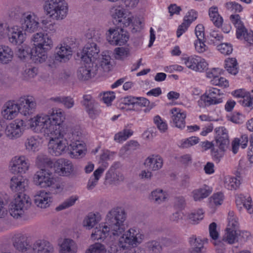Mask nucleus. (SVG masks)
<instances>
[{"instance_id":"60","label":"nucleus","mask_w":253,"mask_h":253,"mask_svg":"<svg viewBox=\"0 0 253 253\" xmlns=\"http://www.w3.org/2000/svg\"><path fill=\"white\" fill-rule=\"evenodd\" d=\"M217 47V49L224 55L230 54L233 51L232 46L230 43H222L218 45Z\"/></svg>"},{"instance_id":"8","label":"nucleus","mask_w":253,"mask_h":253,"mask_svg":"<svg viewBox=\"0 0 253 253\" xmlns=\"http://www.w3.org/2000/svg\"><path fill=\"white\" fill-rule=\"evenodd\" d=\"M216 136H215V146H217L220 151L214 148L211 149V154L214 159L219 161L222 157L223 152L228 148L229 140L227 129L224 127H219L215 129Z\"/></svg>"},{"instance_id":"53","label":"nucleus","mask_w":253,"mask_h":253,"mask_svg":"<svg viewBox=\"0 0 253 253\" xmlns=\"http://www.w3.org/2000/svg\"><path fill=\"white\" fill-rule=\"evenodd\" d=\"M146 248L148 251L152 253H159L161 250V246L160 243L156 241L148 242L146 244Z\"/></svg>"},{"instance_id":"28","label":"nucleus","mask_w":253,"mask_h":253,"mask_svg":"<svg viewBox=\"0 0 253 253\" xmlns=\"http://www.w3.org/2000/svg\"><path fill=\"white\" fill-rule=\"evenodd\" d=\"M189 242L190 245V253H205L206 249L204 248L202 240L193 235L189 238Z\"/></svg>"},{"instance_id":"45","label":"nucleus","mask_w":253,"mask_h":253,"mask_svg":"<svg viewBox=\"0 0 253 253\" xmlns=\"http://www.w3.org/2000/svg\"><path fill=\"white\" fill-rule=\"evenodd\" d=\"M32 52H33V49L26 45L17 47V55L21 59H24L28 57L31 58Z\"/></svg>"},{"instance_id":"2","label":"nucleus","mask_w":253,"mask_h":253,"mask_svg":"<svg viewBox=\"0 0 253 253\" xmlns=\"http://www.w3.org/2000/svg\"><path fill=\"white\" fill-rule=\"evenodd\" d=\"M79 132L72 131L62 132L60 137L53 138L51 135L49 146V153L54 156L61 155L64 152H68L73 157H78L84 154V145L78 141Z\"/></svg>"},{"instance_id":"49","label":"nucleus","mask_w":253,"mask_h":253,"mask_svg":"<svg viewBox=\"0 0 253 253\" xmlns=\"http://www.w3.org/2000/svg\"><path fill=\"white\" fill-rule=\"evenodd\" d=\"M228 224L227 228L238 230L239 228V222L238 218L235 215L233 211H229L228 216Z\"/></svg>"},{"instance_id":"59","label":"nucleus","mask_w":253,"mask_h":253,"mask_svg":"<svg viewBox=\"0 0 253 253\" xmlns=\"http://www.w3.org/2000/svg\"><path fill=\"white\" fill-rule=\"evenodd\" d=\"M197 12L194 10H191L184 16L183 22L186 23L187 25L190 26L192 22L197 18Z\"/></svg>"},{"instance_id":"14","label":"nucleus","mask_w":253,"mask_h":253,"mask_svg":"<svg viewBox=\"0 0 253 253\" xmlns=\"http://www.w3.org/2000/svg\"><path fill=\"white\" fill-rule=\"evenodd\" d=\"M99 49L96 43L88 42L80 53H78L81 59L86 63L94 62L98 57Z\"/></svg>"},{"instance_id":"18","label":"nucleus","mask_w":253,"mask_h":253,"mask_svg":"<svg viewBox=\"0 0 253 253\" xmlns=\"http://www.w3.org/2000/svg\"><path fill=\"white\" fill-rule=\"evenodd\" d=\"M23 121L16 120L6 126L5 128V134L7 137L11 139L17 138L20 137L23 132Z\"/></svg>"},{"instance_id":"55","label":"nucleus","mask_w":253,"mask_h":253,"mask_svg":"<svg viewBox=\"0 0 253 253\" xmlns=\"http://www.w3.org/2000/svg\"><path fill=\"white\" fill-rule=\"evenodd\" d=\"M39 141L33 137L27 139L25 142V146L27 150L35 151L39 146Z\"/></svg>"},{"instance_id":"26","label":"nucleus","mask_w":253,"mask_h":253,"mask_svg":"<svg viewBox=\"0 0 253 253\" xmlns=\"http://www.w3.org/2000/svg\"><path fill=\"white\" fill-rule=\"evenodd\" d=\"M109 235H112L111 229L105 224L104 226H100L94 228L91 235V238L94 240H104Z\"/></svg>"},{"instance_id":"63","label":"nucleus","mask_w":253,"mask_h":253,"mask_svg":"<svg viewBox=\"0 0 253 253\" xmlns=\"http://www.w3.org/2000/svg\"><path fill=\"white\" fill-rule=\"evenodd\" d=\"M62 44L65 45L66 48L71 50L72 52L74 49L76 48L78 45L76 39L73 37L66 38Z\"/></svg>"},{"instance_id":"23","label":"nucleus","mask_w":253,"mask_h":253,"mask_svg":"<svg viewBox=\"0 0 253 253\" xmlns=\"http://www.w3.org/2000/svg\"><path fill=\"white\" fill-rule=\"evenodd\" d=\"M7 36L8 37L9 42L13 44H21L24 41L25 36L22 30L18 27H8V31Z\"/></svg>"},{"instance_id":"41","label":"nucleus","mask_w":253,"mask_h":253,"mask_svg":"<svg viewBox=\"0 0 253 253\" xmlns=\"http://www.w3.org/2000/svg\"><path fill=\"white\" fill-rule=\"evenodd\" d=\"M209 14L211 20L215 26L219 27L222 25L223 19L218 13L217 8L216 7L210 8L209 11Z\"/></svg>"},{"instance_id":"4","label":"nucleus","mask_w":253,"mask_h":253,"mask_svg":"<svg viewBox=\"0 0 253 253\" xmlns=\"http://www.w3.org/2000/svg\"><path fill=\"white\" fill-rule=\"evenodd\" d=\"M32 40L36 46L33 48L31 58L36 63H42L47 57V51L51 49L53 46L52 40L47 35H43L41 32L33 35Z\"/></svg>"},{"instance_id":"29","label":"nucleus","mask_w":253,"mask_h":253,"mask_svg":"<svg viewBox=\"0 0 253 253\" xmlns=\"http://www.w3.org/2000/svg\"><path fill=\"white\" fill-rule=\"evenodd\" d=\"M163 165L162 158L158 155H152L148 157L145 161L144 165L146 167L152 170L160 169Z\"/></svg>"},{"instance_id":"27","label":"nucleus","mask_w":253,"mask_h":253,"mask_svg":"<svg viewBox=\"0 0 253 253\" xmlns=\"http://www.w3.org/2000/svg\"><path fill=\"white\" fill-rule=\"evenodd\" d=\"M33 250L36 253H53L52 246L47 241L39 240L33 245Z\"/></svg>"},{"instance_id":"50","label":"nucleus","mask_w":253,"mask_h":253,"mask_svg":"<svg viewBox=\"0 0 253 253\" xmlns=\"http://www.w3.org/2000/svg\"><path fill=\"white\" fill-rule=\"evenodd\" d=\"M126 13L125 10L121 6L113 7L110 10V14L113 18L119 20Z\"/></svg>"},{"instance_id":"5","label":"nucleus","mask_w":253,"mask_h":253,"mask_svg":"<svg viewBox=\"0 0 253 253\" xmlns=\"http://www.w3.org/2000/svg\"><path fill=\"white\" fill-rule=\"evenodd\" d=\"M126 219V213L120 208L112 209L107 214L105 224L111 229L113 236H119L125 230L124 221Z\"/></svg>"},{"instance_id":"35","label":"nucleus","mask_w":253,"mask_h":253,"mask_svg":"<svg viewBox=\"0 0 253 253\" xmlns=\"http://www.w3.org/2000/svg\"><path fill=\"white\" fill-rule=\"evenodd\" d=\"M211 192L212 188L205 185L200 188L194 190L192 192L193 197L195 201H200L207 197Z\"/></svg>"},{"instance_id":"38","label":"nucleus","mask_w":253,"mask_h":253,"mask_svg":"<svg viewBox=\"0 0 253 253\" xmlns=\"http://www.w3.org/2000/svg\"><path fill=\"white\" fill-rule=\"evenodd\" d=\"M92 67L85 65L80 67L77 71V77L79 80L83 81H87L91 78Z\"/></svg>"},{"instance_id":"11","label":"nucleus","mask_w":253,"mask_h":253,"mask_svg":"<svg viewBox=\"0 0 253 253\" xmlns=\"http://www.w3.org/2000/svg\"><path fill=\"white\" fill-rule=\"evenodd\" d=\"M107 40L111 44L122 45L127 42L129 35L127 31L123 28H110L106 33Z\"/></svg>"},{"instance_id":"19","label":"nucleus","mask_w":253,"mask_h":253,"mask_svg":"<svg viewBox=\"0 0 253 253\" xmlns=\"http://www.w3.org/2000/svg\"><path fill=\"white\" fill-rule=\"evenodd\" d=\"M1 115L6 120L14 119L19 113L17 103L14 101H8L4 103L2 110Z\"/></svg>"},{"instance_id":"47","label":"nucleus","mask_w":253,"mask_h":253,"mask_svg":"<svg viewBox=\"0 0 253 253\" xmlns=\"http://www.w3.org/2000/svg\"><path fill=\"white\" fill-rule=\"evenodd\" d=\"M137 98L135 106H139L141 107H147L144 110L145 112H149L152 108H153L155 104L154 103H150L149 100L146 98L144 97H136Z\"/></svg>"},{"instance_id":"58","label":"nucleus","mask_w":253,"mask_h":253,"mask_svg":"<svg viewBox=\"0 0 253 253\" xmlns=\"http://www.w3.org/2000/svg\"><path fill=\"white\" fill-rule=\"evenodd\" d=\"M116 58L123 60L129 55V50L127 48L118 47L115 49Z\"/></svg>"},{"instance_id":"64","label":"nucleus","mask_w":253,"mask_h":253,"mask_svg":"<svg viewBox=\"0 0 253 253\" xmlns=\"http://www.w3.org/2000/svg\"><path fill=\"white\" fill-rule=\"evenodd\" d=\"M38 73V69L36 67L27 68L23 72V76L25 79L29 80L34 78Z\"/></svg>"},{"instance_id":"34","label":"nucleus","mask_w":253,"mask_h":253,"mask_svg":"<svg viewBox=\"0 0 253 253\" xmlns=\"http://www.w3.org/2000/svg\"><path fill=\"white\" fill-rule=\"evenodd\" d=\"M211 192L212 188L205 185L200 188L194 190L192 192L193 197L195 201H200L207 197Z\"/></svg>"},{"instance_id":"40","label":"nucleus","mask_w":253,"mask_h":253,"mask_svg":"<svg viewBox=\"0 0 253 253\" xmlns=\"http://www.w3.org/2000/svg\"><path fill=\"white\" fill-rule=\"evenodd\" d=\"M100 220L98 214L90 212L84 218L83 221V224L88 229H90L93 227Z\"/></svg>"},{"instance_id":"21","label":"nucleus","mask_w":253,"mask_h":253,"mask_svg":"<svg viewBox=\"0 0 253 253\" xmlns=\"http://www.w3.org/2000/svg\"><path fill=\"white\" fill-rule=\"evenodd\" d=\"M81 103L84 107L90 117L93 119L95 118L99 112L95 108V102L93 97L89 94H85Z\"/></svg>"},{"instance_id":"3","label":"nucleus","mask_w":253,"mask_h":253,"mask_svg":"<svg viewBox=\"0 0 253 253\" xmlns=\"http://www.w3.org/2000/svg\"><path fill=\"white\" fill-rule=\"evenodd\" d=\"M27 184V180L21 176H14L11 179V189L18 193L17 196L9 205V212L14 218L21 217L31 205L29 197L22 193Z\"/></svg>"},{"instance_id":"1","label":"nucleus","mask_w":253,"mask_h":253,"mask_svg":"<svg viewBox=\"0 0 253 253\" xmlns=\"http://www.w3.org/2000/svg\"><path fill=\"white\" fill-rule=\"evenodd\" d=\"M65 117L61 109H52L47 115H37L29 120L28 125L34 132L44 136L52 135L53 138L60 137L62 132L71 131L63 126Z\"/></svg>"},{"instance_id":"37","label":"nucleus","mask_w":253,"mask_h":253,"mask_svg":"<svg viewBox=\"0 0 253 253\" xmlns=\"http://www.w3.org/2000/svg\"><path fill=\"white\" fill-rule=\"evenodd\" d=\"M76 246L71 239H65L60 246V253H75Z\"/></svg>"},{"instance_id":"57","label":"nucleus","mask_w":253,"mask_h":253,"mask_svg":"<svg viewBox=\"0 0 253 253\" xmlns=\"http://www.w3.org/2000/svg\"><path fill=\"white\" fill-rule=\"evenodd\" d=\"M204 212L201 209L198 210L196 212H192L189 215V218L193 224H196L198 222V221L202 220L203 218Z\"/></svg>"},{"instance_id":"36","label":"nucleus","mask_w":253,"mask_h":253,"mask_svg":"<svg viewBox=\"0 0 253 253\" xmlns=\"http://www.w3.org/2000/svg\"><path fill=\"white\" fill-rule=\"evenodd\" d=\"M104 170V168L100 167L94 171L93 175L90 177L87 184L86 187L88 190H92L96 186Z\"/></svg>"},{"instance_id":"6","label":"nucleus","mask_w":253,"mask_h":253,"mask_svg":"<svg viewBox=\"0 0 253 253\" xmlns=\"http://www.w3.org/2000/svg\"><path fill=\"white\" fill-rule=\"evenodd\" d=\"M38 160L45 167L52 169V171L60 175L67 176L73 170V165L68 160L59 159L53 163L50 158L45 155L38 156Z\"/></svg>"},{"instance_id":"43","label":"nucleus","mask_w":253,"mask_h":253,"mask_svg":"<svg viewBox=\"0 0 253 253\" xmlns=\"http://www.w3.org/2000/svg\"><path fill=\"white\" fill-rule=\"evenodd\" d=\"M166 198V195L162 189H157L151 192L150 196V200L157 204H160L164 202Z\"/></svg>"},{"instance_id":"9","label":"nucleus","mask_w":253,"mask_h":253,"mask_svg":"<svg viewBox=\"0 0 253 253\" xmlns=\"http://www.w3.org/2000/svg\"><path fill=\"white\" fill-rule=\"evenodd\" d=\"M223 96L219 89L210 87L201 96L198 105L200 107H206L221 103L223 102Z\"/></svg>"},{"instance_id":"48","label":"nucleus","mask_w":253,"mask_h":253,"mask_svg":"<svg viewBox=\"0 0 253 253\" xmlns=\"http://www.w3.org/2000/svg\"><path fill=\"white\" fill-rule=\"evenodd\" d=\"M78 200V197L77 196H72L67 199L64 202L56 208L57 211H60L67 209L73 206L76 201Z\"/></svg>"},{"instance_id":"17","label":"nucleus","mask_w":253,"mask_h":253,"mask_svg":"<svg viewBox=\"0 0 253 253\" xmlns=\"http://www.w3.org/2000/svg\"><path fill=\"white\" fill-rule=\"evenodd\" d=\"M186 66L197 72H202L207 68L208 64L204 59L198 56H190L183 59Z\"/></svg>"},{"instance_id":"52","label":"nucleus","mask_w":253,"mask_h":253,"mask_svg":"<svg viewBox=\"0 0 253 253\" xmlns=\"http://www.w3.org/2000/svg\"><path fill=\"white\" fill-rule=\"evenodd\" d=\"M106 249L104 245L100 243H95L86 251L85 253H106Z\"/></svg>"},{"instance_id":"56","label":"nucleus","mask_w":253,"mask_h":253,"mask_svg":"<svg viewBox=\"0 0 253 253\" xmlns=\"http://www.w3.org/2000/svg\"><path fill=\"white\" fill-rule=\"evenodd\" d=\"M154 122L161 132H165L167 130V124L159 116H156L154 117Z\"/></svg>"},{"instance_id":"51","label":"nucleus","mask_w":253,"mask_h":253,"mask_svg":"<svg viewBox=\"0 0 253 253\" xmlns=\"http://www.w3.org/2000/svg\"><path fill=\"white\" fill-rule=\"evenodd\" d=\"M199 141V139L196 136H192L181 140L180 147L182 148H187L196 144Z\"/></svg>"},{"instance_id":"15","label":"nucleus","mask_w":253,"mask_h":253,"mask_svg":"<svg viewBox=\"0 0 253 253\" xmlns=\"http://www.w3.org/2000/svg\"><path fill=\"white\" fill-rule=\"evenodd\" d=\"M19 113L25 116L30 115L35 111L37 104L32 96H24L16 102Z\"/></svg>"},{"instance_id":"33","label":"nucleus","mask_w":253,"mask_h":253,"mask_svg":"<svg viewBox=\"0 0 253 253\" xmlns=\"http://www.w3.org/2000/svg\"><path fill=\"white\" fill-rule=\"evenodd\" d=\"M211 192L212 188L205 185L200 188L194 190L192 192L193 197L195 201H200L207 197Z\"/></svg>"},{"instance_id":"22","label":"nucleus","mask_w":253,"mask_h":253,"mask_svg":"<svg viewBox=\"0 0 253 253\" xmlns=\"http://www.w3.org/2000/svg\"><path fill=\"white\" fill-rule=\"evenodd\" d=\"M171 114V120L173 125L181 129L185 127V119L186 117L185 112H181L178 108H174L170 110Z\"/></svg>"},{"instance_id":"24","label":"nucleus","mask_w":253,"mask_h":253,"mask_svg":"<svg viewBox=\"0 0 253 253\" xmlns=\"http://www.w3.org/2000/svg\"><path fill=\"white\" fill-rule=\"evenodd\" d=\"M72 54L71 50L66 48L63 44H61L60 46L56 48L54 59L56 61L66 62L69 60Z\"/></svg>"},{"instance_id":"13","label":"nucleus","mask_w":253,"mask_h":253,"mask_svg":"<svg viewBox=\"0 0 253 253\" xmlns=\"http://www.w3.org/2000/svg\"><path fill=\"white\" fill-rule=\"evenodd\" d=\"M141 236L135 229L131 228L124 234L119 241V246L123 249H128L131 246L136 245L141 242Z\"/></svg>"},{"instance_id":"20","label":"nucleus","mask_w":253,"mask_h":253,"mask_svg":"<svg viewBox=\"0 0 253 253\" xmlns=\"http://www.w3.org/2000/svg\"><path fill=\"white\" fill-rule=\"evenodd\" d=\"M52 195L50 192L40 191L35 196L34 203L40 208H46L52 202Z\"/></svg>"},{"instance_id":"7","label":"nucleus","mask_w":253,"mask_h":253,"mask_svg":"<svg viewBox=\"0 0 253 253\" xmlns=\"http://www.w3.org/2000/svg\"><path fill=\"white\" fill-rule=\"evenodd\" d=\"M43 8L50 17L62 20L67 15L68 4L64 0H48L45 2Z\"/></svg>"},{"instance_id":"31","label":"nucleus","mask_w":253,"mask_h":253,"mask_svg":"<svg viewBox=\"0 0 253 253\" xmlns=\"http://www.w3.org/2000/svg\"><path fill=\"white\" fill-rule=\"evenodd\" d=\"M13 246L18 251L25 253L28 249V245L25 237L21 234H17L13 238Z\"/></svg>"},{"instance_id":"32","label":"nucleus","mask_w":253,"mask_h":253,"mask_svg":"<svg viewBox=\"0 0 253 253\" xmlns=\"http://www.w3.org/2000/svg\"><path fill=\"white\" fill-rule=\"evenodd\" d=\"M49 100L57 104H62L67 109H70L74 105L73 98L69 96H56L51 97Z\"/></svg>"},{"instance_id":"42","label":"nucleus","mask_w":253,"mask_h":253,"mask_svg":"<svg viewBox=\"0 0 253 253\" xmlns=\"http://www.w3.org/2000/svg\"><path fill=\"white\" fill-rule=\"evenodd\" d=\"M225 68L228 72L236 75L238 72V63L236 58H228L225 61Z\"/></svg>"},{"instance_id":"39","label":"nucleus","mask_w":253,"mask_h":253,"mask_svg":"<svg viewBox=\"0 0 253 253\" xmlns=\"http://www.w3.org/2000/svg\"><path fill=\"white\" fill-rule=\"evenodd\" d=\"M238 230L226 228L221 241L225 243L232 244L237 241Z\"/></svg>"},{"instance_id":"30","label":"nucleus","mask_w":253,"mask_h":253,"mask_svg":"<svg viewBox=\"0 0 253 253\" xmlns=\"http://www.w3.org/2000/svg\"><path fill=\"white\" fill-rule=\"evenodd\" d=\"M13 58V52L8 46L0 45V64L5 65L11 62Z\"/></svg>"},{"instance_id":"12","label":"nucleus","mask_w":253,"mask_h":253,"mask_svg":"<svg viewBox=\"0 0 253 253\" xmlns=\"http://www.w3.org/2000/svg\"><path fill=\"white\" fill-rule=\"evenodd\" d=\"M37 171L34 176V182L37 185L42 188H46L52 186L54 183V180L52 175V169H48V168L45 167Z\"/></svg>"},{"instance_id":"16","label":"nucleus","mask_w":253,"mask_h":253,"mask_svg":"<svg viewBox=\"0 0 253 253\" xmlns=\"http://www.w3.org/2000/svg\"><path fill=\"white\" fill-rule=\"evenodd\" d=\"M29 166V161L24 156H15L9 164L10 170L13 173H25Z\"/></svg>"},{"instance_id":"54","label":"nucleus","mask_w":253,"mask_h":253,"mask_svg":"<svg viewBox=\"0 0 253 253\" xmlns=\"http://www.w3.org/2000/svg\"><path fill=\"white\" fill-rule=\"evenodd\" d=\"M111 57L108 55H102V60L100 63L101 67L104 72H108L111 70L112 65L111 64Z\"/></svg>"},{"instance_id":"46","label":"nucleus","mask_w":253,"mask_h":253,"mask_svg":"<svg viewBox=\"0 0 253 253\" xmlns=\"http://www.w3.org/2000/svg\"><path fill=\"white\" fill-rule=\"evenodd\" d=\"M133 132L132 130L125 128L122 131L115 134L114 139L118 142L124 141L132 135Z\"/></svg>"},{"instance_id":"25","label":"nucleus","mask_w":253,"mask_h":253,"mask_svg":"<svg viewBox=\"0 0 253 253\" xmlns=\"http://www.w3.org/2000/svg\"><path fill=\"white\" fill-rule=\"evenodd\" d=\"M252 203V200L250 196L246 198L244 195L240 194L236 197V206L239 211L242 209L243 205L250 214L253 213V205Z\"/></svg>"},{"instance_id":"10","label":"nucleus","mask_w":253,"mask_h":253,"mask_svg":"<svg viewBox=\"0 0 253 253\" xmlns=\"http://www.w3.org/2000/svg\"><path fill=\"white\" fill-rule=\"evenodd\" d=\"M20 23L22 30L28 33H34L41 29L38 17L31 11H27L21 14Z\"/></svg>"},{"instance_id":"44","label":"nucleus","mask_w":253,"mask_h":253,"mask_svg":"<svg viewBox=\"0 0 253 253\" xmlns=\"http://www.w3.org/2000/svg\"><path fill=\"white\" fill-rule=\"evenodd\" d=\"M41 28L46 33L45 34L42 33L43 35H47L49 38H51L47 34H53L54 33L56 32L57 27L55 23L48 21L47 20H43L41 22Z\"/></svg>"},{"instance_id":"62","label":"nucleus","mask_w":253,"mask_h":253,"mask_svg":"<svg viewBox=\"0 0 253 253\" xmlns=\"http://www.w3.org/2000/svg\"><path fill=\"white\" fill-rule=\"evenodd\" d=\"M244 107H248L251 109L253 108V89L251 93H249L246 96V98L240 101Z\"/></svg>"},{"instance_id":"61","label":"nucleus","mask_w":253,"mask_h":253,"mask_svg":"<svg viewBox=\"0 0 253 253\" xmlns=\"http://www.w3.org/2000/svg\"><path fill=\"white\" fill-rule=\"evenodd\" d=\"M226 187L229 190L236 189L240 185V181L235 177L229 178L226 180Z\"/></svg>"}]
</instances>
